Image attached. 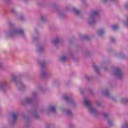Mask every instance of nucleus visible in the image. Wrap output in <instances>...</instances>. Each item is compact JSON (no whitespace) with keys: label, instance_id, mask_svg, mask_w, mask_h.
<instances>
[{"label":"nucleus","instance_id":"4","mask_svg":"<svg viewBox=\"0 0 128 128\" xmlns=\"http://www.w3.org/2000/svg\"><path fill=\"white\" fill-rule=\"evenodd\" d=\"M98 11H94L92 13V16H98Z\"/></svg>","mask_w":128,"mask_h":128},{"label":"nucleus","instance_id":"11","mask_svg":"<svg viewBox=\"0 0 128 128\" xmlns=\"http://www.w3.org/2000/svg\"><path fill=\"white\" fill-rule=\"evenodd\" d=\"M12 118H14V120L16 118H18V116L16 114H12Z\"/></svg>","mask_w":128,"mask_h":128},{"label":"nucleus","instance_id":"8","mask_svg":"<svg viewBox=\"0 0 128 128\" xmlns=\"http://www.w3.org/2000/svg\"><path fill=\"white\" fill-rule=\"evenodd\" d=\"M103 34H104V30H101L99 31V35L102 36Z\"/></svg>","mask_w":128,"mask_h":128},{"label":"nucleus","instance_id":"5","mask_svg":"<svg viewBox=\"0 0 128 128\" xmlns=\"http://www.w3.org/2000/svg\"><path fill=\"white\" fill-rule=\"evenodd\" d=\"M58 42H60V40L58 38H56V40L52 41L53 44H58Z\"/></svg>","mask_w":128,"mask_h":128},{"label":"nucleus","instance_id":"14","mask_svg":"<svg viewBox=\"0 0 128 128\" xmlns=\"http://www.w3.org/2000/svg\"><path fill=\"white\" fill-rule=\"evenodd\" d=\"M94 68L95 70H96V72H98V68H96V66H94Z\"/></svg>","mask_w":128,"mask_h":128},{"label":"nucleus","instance_id":"2","mask_svg":"<svg viewBox=\"0 0 128 128\" xmlns=\"http://www.w3.org/2000/svg\"><path fill=\"white\" fill-rule=\"evenodd\" d=\"M115 72L118 78H122V70H120V68H115Z\"/></svg>","mask_w":128,"mask_h":128},{"label":"nucleus","instance_id":"1","mask_svg":"<svg viewBox=\"0 0 128 128\" xmlns=\"http://www.w3.org/2000/svg\"><path fill=\"white\" fill-rule=\"evenodd\" d=\"M84 104H85L86 106H88L90 112L91 114H94V112H96V110L94 109V108H92V106H90V102L87 99H84Z\"/></svg>","mask_w":128,"mask_h":128},{"label":"nucleus","instance_id":"3","mask_svg":"<svg viewBox=\"0 0 128 128\" xmlns=\"http://www.w3.org/2000/svg\"><path fill=\"white\" fill-rule=\"evenodd\" d=\"M56 106H51L50 108V110H51V112H56Z\"/></svg>","mask_w":128,"mask_h":128},{"label":"nucleus","instance_id":"18","mask_svg":"<svg viewBox=\"0 0 128 128\" xmlns=\"http://www.w3.org/2000/svg\"><path fill=\"white\" fill-rule=\"evenodd\" d=\"M126 128V126H125V127H122V128Z\"/></svg>","mask_w":128,"mask_h":128},{"label":"nucleus","instance_id":"13","mask_svg":"<svg viewBox=\"0 0 128 128\" xmlns=\"http://www.w3.org/2000/svg\"><path fill=\"white\" fill-rule=\"evenodd\" d=\"M27 102H32V100L30 98H28L26 100Z\"/></svg>","mask_w":128,"mask_h":128},{"label":"nucleus","instance_id":"12","mask_svg":"<svg viewBox=\"0 0 128 128\" xmlns=\"http://www.w3.org/2000/svg\"><path fill=\"white\" fill-rule=\"evenodd\" d=\"M63 98H64V100H69V98L66 96L64 97Z\"/></svg>","mask_w":128,"mask_h":128},{"label":"nucleus","instance_id":"10","mask_svg":"<svg viewBox=\"0 0 128 128\" xmlns=\"http://www.w3.org/2000/svg\"><path fill=\"white\" fill-rule=\"evenodd\" d=\"M121 102H122V104H124V102H128V100H121Z\"/></svg>","mask_w":128,"mask_h":128},{"label":"nucleus","instance_id":"17","mask_svg":"<svg viewBox=\"0 0 128 128\" xmlns=\"http://www.w3.org/2000/svg\"><path fill=\"white\" fill-rule=\"evenodd\" d=\"M81 94H82L84 92H82V91L80 92Z\"/></svg>","mask_w":128,"mask_h":128},{"label":"nucleus","instance_id":"16","mask_svg":"<svg viewBox=\"0 0 128 128\" xmlns=\"http://www.w3.org/2000/svg\"><path fill=\"white\" fill-rule=\"evenodd\" d=\"M111 42H114V38H112L111 39Z\"/></svg>","mask_w":128,"mask_h":128},{"label":"nucleus","instance_id":"7","mask_svg":"<svg viewBox=\"0 0 128 128\" xmlns=\"http://www.w3.org/2000/svg\"><path fill=\"white\" fill-rule=\"evenodd\" d=\"M16 34H24V30H18L16 32Z\"/></svg>","mask_w":128,"mask_h":128},{"label":"nucleus","instance_id":"19","mask_svg":"<svg viewBox=\"0 0 128 128\" xmlns=\"http://www.w3.org/2000/svg\"><path fill=\"white\" fill-rule=\"evenodd\" d=\"M40 64H42V63L40 62Z\"/></svg>","mask_w":128,"mask_h":128},{"label":"nucleus","instance_id":"6","mask_svg":"<svg viewBox=\"0 0 128 128\" xmlns=\"http://www.w3.org/2000/svg\"><path fill=\"white\" fill-rule=\"evenodd\" d=\"M112 30H118V25H114L112 26Z\"/></svg>","mask_w":128,"mask_h":128},{"label":"nucleus","instance_id":"15","mask_svg":"<svg viewBox=\"0 0 128 128\" xmlns=\"http://www.w3.org/2000/svg\"><path fill=\"white\" fill-rule=\"evenodd\" d=\"M75 12H76V14H78V10H76Z\"/></svg>","mask_w":128,"mask_h":128},{"label":"nucleus","instance_id":"9","mask_svg":"<svg viewBox=\"0 0 128 128\" xmlns=\"http://www.w3.org/2000/svg\"><path fill=\"white\" fill-rule=\"evenodd\" d=\"M60 60L62 62H64V60H66V56L61 57Z\"/></svg>","mask_w":128,"mask_h":128}]
</instances>
